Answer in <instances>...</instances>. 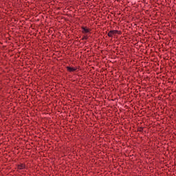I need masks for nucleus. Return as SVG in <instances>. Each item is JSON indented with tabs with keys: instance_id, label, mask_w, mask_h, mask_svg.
Masks as SVG:
<instances>
[{
	"instance_id": "obj_8",
	"label": "nucleus",
	"mask_w": 176,
	"mask_h": 176,
	"mask_svg": "<svg viewBox=\"0 0 176 176\" xmlns=\"http://www.w3.org/2000/svg\"><path fill=\"white\" fill-rule=\"evenodd\" d=\"M72 9H74V7L70 6L68 8H65V10H72Z\"/></svg>"
},
{
	"instance_id": "obj_1",
	"label": "nucleus",
	"mask_w": 176,
	"mask_h": 176,
	"mask_svg": "<svg viewBox=\"0 0 176 176\" xmlns=\"http://www.w3.org/2000/svg\"><path fill=\"white\" fill-rule=\"evenodd\" d=\"M66 69L67 72H79V70H80V66H76V67H70L67 66Z\"/></svg>"
},
{
	"instance_id": "obj_7",
	"label": "nucleus",
	"mask_w": 176,
	"mask_h": 176,
	"mask_svg": "<svg viewBox=\"0 0 176 176\" xmlns=\"http://www.w3.org/2000/svg\"><path fill=\"white\" fill-rule=\"evenodd\" d=\"M116 31V35H122V31L120 30H115Z\"/></svg>"
},
{
	"instance_id": "obj_3",
	"label": "nucleus",
	"mask_w": 176,
	"mask_h": 176,
	"mask_svg": "<svg viewBox=\"0 0 176 176\" xmlns=\"http://www.w3.org/2000/svg\"><path fill=\"white\" fill-rule=\"evenodd\" d=\"M107 36H109V38H113V36H116V30H110L108 32Z\"/></svg>"
},
{
	"instance_id": "obj_6",
	"label": "nucleus",
	"mask_w": 176,
	"mask_h": 176,
	"mask_svg": "<svg viewBox=\"0 0 176 176\" xmlns=\"http://www.w3.org/2000/svg\"><path fill=\"white\" fill-rule=\"evenodd\" d=\"M137 131H139V133H142L144 131V127H138Z\"/></svg>"
},
{
	"instance_id": "obj_5",
	"label": "nucleus",
	"mask_w": 176,
	"mask_h": 176,
	"mask_svg": "<svg viewBox=\"0 0 176 176\" xmlns=\"http://www.w3.org/2000/svg\"><path fill=\"white\" fill-rule=\"evenodd\" d=\"M87 39H89V36L83 35L82 38H81V41H87Z\"/></svg>"
},
{
	"instance_id": "obj_4",
	"label": "nucleus",
	"mask_w": 176,
	"mask_h": 176,
	"mask_svg": "<svg viewBox=\"0 0 176 176\" xmlns=\"http://www.w3.org/2000/svg\"><path fill=\"white\" fill-rule=\"evenodd\" d=\"M17 170H24L25 168V164H20L16 165Z\"/></svg>"
},
{
	"instance_id": "obj_2",
	"label": "nucleus",
	"mask_w": 176,
	"mask_h": 176,
	"mask_svg": "<svg viewBox=\"0 0 176 176\" xmlns=\"http://www.w3.org/2000/svg\"><path fill=\"white\" fill-rule=\"evenodd\" d=\"M81 32L86 35V34H91V29L87 28V26H81Z\"/></svg>"
}]
</instances>
